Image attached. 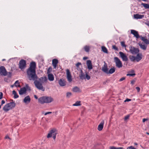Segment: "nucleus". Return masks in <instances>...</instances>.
<instances>
[{"label": "nucleus", "mask_w": 149, "mask_h": 149, "mask_svg": "<svg viewBox=\"0 0 149 149\" xmlns=\"http://www.w3.org/2000/svg\"><path fill=\"white\" fill-rule=\"evenodd\" d=\"M131 72H132V73H134V70H132L131 71Z\"/></svg>", "instance_id": "nucleus-61"}, {"label": "nucleus", "mask_w": 149, "mask_h": 149, "mask_svg": "<svg viewBox=\"0 0 149 149\" xmlns=\"http://www.w3.org/2000/svg\"><path fill=\"white\" fill-rule=\"evenodd\" d=\"M72 91L75 92H77L80 91V89L78 87L75 86L73 88Z\"/></svg>", "instance_id": "nucleus-27"}, {"label": "nucleus", "mask_w": 149, "mask_h": 149, "mask_svg": "<svg viewBox=\"0 0 149 149\" xmlns=\"http://www.w3.org/2000/svg\"><path fill=\"white\" fill-rule=\"evenodd\" d=\"M102 49L103 52L106 53H108V50L105 47L102 46Z\"/></svg>", "instance_id": "nucleus-29"}, {"label": "nucleus", "mask_w": 149, "mask_h": 149, "mask_svg": "<svg viewBox=\"0 0 149 149\" xmlns=\"http://www.w3.org/2000/svg\"><path fill=\"white\" fill-rule=\"evenodd\" d=\"M31 101V98L29 95H28L27 96L25 97L24 99V102L25 103H29Z\"/></svg>", "instance_id": "nucleus-22"}, {"label": "nucleus", "mask_w": 149, "mask_h": 149, "mask_svg": "<svg viewBox=\"0 0 149 149\" xmlns=\"http://www.w3.org/2000/svg\"><path fill=\"white\" fill-rule=\"evenodd\" d=\"M127 149H137L136 148H134L132 146L128 147L127 148Z\"/></svg>", "instance_id": "nucleus-41"}, {"label": "nucleus", "mask_w": 149, "mask_h": 149, "mask_svg": "<svg viewBox=\"0 0 149 149\" xmlns=\"http://www.w3.org/2000/svg\"><path fill=\"white\" fill-rule=\"evenodd\" d=\"M146 38H145V37H141V40L143 41V42L144 41V40H146Z\"/></svg>", "instance_id": "nucleus-54"}, {"label": "nucleus", "mask_w": 149, "mask_h": 149, "mask_svg": "<svg viewBox=\"0 0 149 149\" xmlns=\"http://www.w3.org/2000/svg\"><path fill=\"white\" fill-rule=\"evenodd\" d=\"M25 87L26 88V90L28 89L29 90H30V88L29 87L28 84H26V87Z\"/></svg>", "instance_id": "nucleus-44"}, {"label": "nucleus", "mask_w": 149, "mask_h": 149, "mask_svg": "<svg viewBox=\"0 0 149 149\" xmlns=\"http://www.w3.org/2000/svg\"><path fill=\"white\" fill-rule=\"evenodd\" d=\"M90 49V47L86 45L84 47V50L87 52H89Z\"/></svg>", "instance_id": "nucleus-28"}, {"label": "nucleus", "mask_w": 149, "mask_h": 149, "mask_svg": "<svg viewBox=\"0 0 149 149\" xmlns=\"http://www.w3.org/2000/svg\"><path fill=\"white\" fill-rule=\"evenodd\" d=\"M88 58V57H84L83 58V59L84 60H85L86 59H87Z\"/></svg>", "instance_id": "nucleus-58"}, {"label": "nucleus", "mask_w": 149, "mask_h": 149, "mask_svg": "<svg viewBox=\"0 0 149 149\" xmlns=\"http://www.w3.org/2000/svg\"><path fill=\"white\" fill-rule=\"evenodd\" d=\"M112 49L117 51L118 50V47H116L115 45H113L112 46Z\"/></svg>", "instance_id": "nucleus-40"}, {"label": "nucleus", "mask_w": 149, "mask_h": 149, "mask_svg": "<svg viewBox=\"0 0 149 149\" xmlns=\"http://www.w3.org/2000/svg\"><path fill=\"white\" fill-rule=\"evenodd\" d=\"M104 123V120H102L98 126L97 129L99 131H101L102 130Z\"/></svg>", "instance_id": "nucleus-19"}, {"label": "nucleus", "mask_w": 149, "mask_h": 149, "mask_svg": "<svg viewBox=\"0 0 149 149\" xmlns=\"http://www.w3.org/2000/svg\"><path fill=\"white\" fill-rule=\"evenodd\" d=\"M72 95V93L71 92H68L66 93V97L68 98H69Z\"/></svg>", "instance_id": "nucleus-35"}, {"label": "nucleus", "mask_w": 149, "mask_h": 149, "mask_svg": "<svg viewBox=\"0 0 149 149\" xmlns=\"http://www.w3.org/2000/svg\"><path fill=\"white\" fill-rule=\"evenodd\" d=\"M19 83V82L18 80L16 81L14 84V86L16 87H20L21 86Z\"/></svg>", "instance_id": "nucleus-25"}, {"label": "nucleus", "mask_w": 149, "mask_h": 149, "mask_svg": "<svg viewBox=\"0 0 149 149\" xmlns=\"http://www.w3.org/2000/svg\"><path fill=\"white\" fill-rule=\"evenodd\" d=\"M121 46L124 47H126V45L125 44V42L122 41L121 42Z\"/></svg>", "instance_id": "nucleus-36"}, {"label": "nucleus", "mask_w": 149, "mask_h": 149, "mask_svg": "<svg viewBox=\"0 0 149 149\" xmlns=\"http://www.w3.org/2000/svg\"><path fill=\"white\" fill-rule=\"evenodd\" d=\"M84 73L83 72V71L82 70H81L80 71V74H82Z\"/></svg>", "instance_id": "nucleus-60"}, {"label": "nucleus", "mask_w": 149, "mask_h": 149, "mask_svg": "<svg viewBox=\"0 0 149 149\" xmlns=\"http://www.w3.org/2000/svg\"><path fill=\"white\" fill-rule=\"evenodd\" d=\"M135 81H134V80H133L131 82V84H134V83Z\"/></svg>", "instance_id": "nucleus-57"}, {"label": "nucleus", "mask_w": 149, "mask_h": 149, "mask_svg": "<svg viewBox=\"0 0 149 149\" xmlns=\"http://www.w3.org/2000/svg\"><path fill=\"white\" fill-rule=\"evenodd\" d=\"M5 101L4 100H2L1 102V105H3V104H5Z\"/></svg>", "instance_id": "nucleus-52"}, {"label": "nucleus", "mask_w": 149, "mask_h": 149, "mask_svg": "<svg viewBox=\"0 0 149 149\" xmlns=\"http://www.w3.org/2000/svg\"><path fill=\"white\" fill-rule=\"evenodd\" d=\"M86 65L88 68L89 70H91L93 68V65L92 64L91 61L90 60H88L86 61Z\"/></svg>", "instance_id": "nucleus-16"}, {"label": "nucleus", "mask_w": 149, "mask_h": 149, "mask_svg": "<svg viewBox=\"0 0 149 149\" xmlns=\"http://www.w3.org/2000/svg\"><path fill=\"white\" fill-rule=\"evenodd\" d=\"M80 101H77L75 103L73 104V106H79L81 105L80 104Z\"/></svg>", "instance_id": "nucleus-34"}, {"label": "nucleus", "mask_w": 149, "mask_h": 149, "mask_svg": "<svg viewBox=\"0 0 149 149\" xmlns=\"http://www.w3.org/2000/svg\"><path fill=\"white\" fill-rule=\"evenodd\" d=\"M7 72L4 66L0 67V74L2 75L5 76L7 74Z\"/></svg>", "instance_id": "nucleus-11"}, {"label": "nucleus", "mask_w": 149, "mask_h": 149, "mask_svg": "<svg viewBox=\"0 0 149 149\" xmlns=\"http://www.w3.org/2000/svg\"><path fill=\"white\" fill-rule=\"evenodd\" d=\"M115 68L114 67H113V68H111L108 71V74H112L113 73L115 72Z\"/></svg>", "instance_id": "nucleus-24"}, {"label": "nucleus", "mask_w": 149, "mask_h": 149, "mask_svg": "<svg viewBox=\"0 0 149 149\" xmlns=\"http://www.w3.org/2000/svg\"><path fill=\"white\" fill-rule=\"evenodd\" d=\"M129 58L131 61L135 62V61L138 62L142 58V55L141 54H138L136 56L130 55L129 56Z\"/></svg>", "instance_id": "nucleus-5"}, {"label": "nucleus", "mask_w": 149, "mask_h": 149, "mask_svg": "<svg viewBox=\"0 0 149 149\" xmlns=\"http://www.w3.org/2000/svg\"><path fill=\"white\" fill-rule=\"evenodd\" d=\"M79 77L80 79L83 80L84 79H85V75L84 73L80 74Z\"/></svg>", "instance_id": "nucleus-32"}, {"label": "nucleus", "mask_w": 149, "mask_h": 149, "mask_svg": "<svg viewBox=\"0 0 149 149\" xmlns=\"http://www.w3.org/2000/svg\"><path fill=\"white\" fill-rule=\"evenodd\" d=\"M141 5L143 6V7L146 9H148L149 8V4L146 3H142L141 4Z\"/></svg>", "instance_id": "nucleus-30"}, {"label": "nucleus", "mask_w": 149, "mask_h": 149, "mask_svg": "<svg viewBox=\"0 0 149 149\" xmlns=\"http://www.w3.org/2000/svg\"><path fill=\"white\" fill-rule=\"evenodd\" d=\"M120 57L122 58L123 60L124 61H127L128 59L126 55L122 52H119Z\"/></svg>", "instance_id": "nucleus-12"}, {"label": "nucleus", "mask_w": 149, "mask_h": 149, "mask_svg": "<svg viewBox=\"0 0 149 149\" xmlns=\"http://www.w3.org/2000/svg\"><path fill=\"white\" fill-rule=\"evenodd\" d=\"M148 119H146V118H143V123L144 122H145V121H146V120H148Z\"/></svg>", "instance_id": "nucleus-55"}, {"label": "nucleus", "mask_w": 149, "mask_h": 149, "mask_svg": "<svg viewBox=\"0 0 149 149\" xmlns=\"http://www.w3.org/2000/svg\"><path fill=\"white\" fill-rule=\"evenodd\" d=\"M14 84L13 85H11V87L12 88L13 87H14Z\"/></svg>", "instance_id": "nucleus-64"}, {"label": "nucleus", "mask_w": 149, "mask_h": 149, "mask_svg": "<svg viewBox=\"0 0 149 149\" xmlns=\"http://www.w3.org/2000/svg\"><path fill=\"white\" fill-rule=\"evenodd\" d=\"M131 100L130 99L127 98L125 101L124 102H129Z\"/></svg>", "instance_id": "nucleus-48"}, {"label": "nucleus", "mask_w": 149, "mask_h": 149, "mask_svg": "<svg viewBox=\"0 0 149 149\" xmlns=\"http://www.w3.org/2000/svg\"><path fill=\"white\" fill-rule=\"evenodd\" d=\"M131 33L133 34L136 38H138L140 37L138 32L134 30H131Z\"/></svg>", "instance_id": "nucleus-15"}, {"label": "nucleus", "mask_w": 149, "mask_h": 149, "mask_svg": "<svg viewBox=\"0 0 149 149\" xmlns=\"http://www.w3.org/2000/svg\"><path fill=\"white\" fill-rule=\"evenodd\" d=\"M119 149H123L124 148L123 147H118Z\"/></svg>", "instance_id": "nucleus-62"}, {"label": "nucleus", "mask_w": 149, "mask_h": 149, "mask_svg": "<svg viewBox=\"0 0 149 149\" xmlns=\"http://www.w3.org/2000/svg\"><path fill=\"white\" fill-rule=\"evenodd\" d=\"M53 101V99L51 97L43 96L38 99V102L41 104L44 103H49Z\"/></svg>", "instance_id": "nucleus-3"}, {"label": "nucleus", "mask_w": 149, "mask_h": 149, "mask_svg": "<svg viewBox=\"0 0 149 149\" xmlns=\"http://www.w3.org/2000/svg\"><path fill=\"white\" fill-rule=\"evenodd\" d=\"M3 96V93L2 92H0V100L2 99Z\"/></svg>", "instance_id": "nucleus-45"}, {"label": "nucleus", "mask_w": 149, "mask_h": 149, "mask_svg": "<svg viewBox=\"0 0 149 149\" xmlns=\"http://www.w3.org/2000/svg\"><path fill=\"white\" fill-rule=\"evenodd\" d=\"M110 149H119L118 148H116L114 146L110 147Z\"/></svg>", "instance_id": "nucleus-47"}, {"label": "nucleus", "mask_w": 149, "mask_h": 149, "mask_svg": "<svg viewBox=\"0 0 149 149\" xmlns=\"http://www.w3.org/2000/svg\"><path fill=\"white\" fill-rule=\"evenodd\" d=\"M57 133V130L55 128H53L50 131L49 133L47 135V137L49 138L53 136L52 137L55 140L56 138Z\"/></svg>", "instance_id": "nucleus-6"}, {"label": "nucleus", "mask_w": 149, "mask_h": 149, "mask_svg": "<svg viewBox=\"0 0 149 149\" xmlns=\"http://www.w3.org/2000/svg\"><path fill=\"white\" fill-rule=\"evenodd\" d=\"M67 78L69 82H71L72 81V76L70 74V70L68 69H66Z\"/></svg>", "instance_id": "nucleus-13"}, {"label": "nucleus", "mask_w": 149, "mask_h": 149, "mask_svg": "<svg viewBox=\"0 0 149 149\" xmlns=\"http://www.w3.org/2000/svg\"><path fill=\"white\" fill-rule=\"evenodd\" d=\"M110 81V80L107 79L105 81L103 82V84L104 85L106 84L107 83H109Z\"/></svg>", "instance_id": "nucleus-39"}, {"label": "nucleus", "mask_w": 149, "mask_h": 149, "mask_svg": "<svg viewBox=\"0 0 149 149\" xmlns=\"http://www.w3.org/2000/svg\"><path fill=\"white\" fill-rule=\"evenodd\" d=\"M145 24L149 27V21H147Z\"/></svg>", "instance_id": "nucleus-50"}, {"label": "nucleus", "mask_w": 149, "mask_h": 149, "mask_svg": "<svg viewBox=\"0 0 149 149\" xmlns=\"http://www.w3.org/2000/svg\"><path fill=\"white\" fill-rule=\"evenodd\" d=\"M5 138L6 139H10V138L9 137V136L8 135H7V136H6L5 137Z\"/></svg>", "instance_id": "nucleus-56"}, {"label": "nucleus", "mask_w": 149, "mask_h": 149, "mask_svg": "<svg viewBox=\"0 0 149 149\" xmlns=\"http://www.w3.org/2000/svg\"><path fill=\"white\" fill-rule=\"evenodd\" d=\"M129 118V116H125V120H126Z\"/></svg>", "instance_id": "nucleus-51"}, {"label": "nucleus", "mask_w": 149, "mask_h": 149, "mask_svg": "<svg viewBox=\"0 0 149 149\" xmlns=\"http://www.w3.org/2000/svg\"><path fill=\"white\" fill-rule=\"evenodd\" d=\"M91 78V77L88 74V73L87 72H85V79L88 80H89Z\"/></svg>", "instance_id": "nucleus-33"}, {"label": "nucleus", "mask_w": 149, "mask_h": 149, "mask_svg": "<svg viewBox=\"0 0 149 149\" xmlns=\"http://www.w3.org/2000/svg\"><path fill=\"white\" fill-rule=\"evenodd\" d=\"M102 70L104 72L108 74V69L106 63H105L103 67H102Z\"/></svg>", "instance_id": "nucleus-17"}, {"label": "nucleus", "mask_w": 149, "mask_h": 149, "mask_svg": "<svg viewBox=\"0 0 149 149\" xmlns=\"http://www.w3.org/2000/svg\"><path fill=\"white\" fill-rule=\"evenodd\" d=\"M34 97L36 99H38V97L36 95H34Z\"/></svg>", "instance_id": "nucleus-59"}, {"label": "nucleus", "mask_w": 149, "mask_h": 149, "mask_svg": "<svg viewBox=\"0 0 149 149\" xmlns=\"http://www.w3.org/2000/svg\"><path fill=\"white\" fill-rule=\"evenodd\" d=\"M136 89L137 90L138 92H139L140 90V88L139 87H136Z\"/></svg>", "instance_id": "nucleus-49"}, {"label": "nucleus", "mask_w": 149, "mask_h": 149, "mask_svg": "<svg viewBox=\"0 0 149 149\" xmlns=\"http://www.w3.org/2000/svg\"><path fill=\"white\" fill-rule=\"evenodd\" d=\"M134 145L136 146V145H137L138 144L136 143H134Z\"/></svg>", "instance_id": "nucleus-63"}, {"label": "nucleus", "mask_w": 149, "mask_h": 149, "mask_svg": "<svg viewBox=\"0 0 149 149\" xmlns=\"http://www.w3.org/2000/svg\"><path fill=\"white\" fill-rule=\"evenodd\" d=\"M81 65V63L78 62L76 64V66L78 68H79V66Z\"/></svg>", "instance_id": "nucleus-42"}, {"label": "nucleus", "mask_w": 149, "mask_h": 149, "mask_svg": "<svg viewBox=\"0 0 149 149\" xmlns=\"http://www.w3.org/2000/svg\"><path fill=\"white\" fill-rule=\"evenodd\" d=\"M129 50L130 53L133 54H139V49L132 46L129 47Z\"/></svg>", "instance_id": "nucleus-9"}, {"label": "nucleus", "mask_w": 149, "mask_h": 149, "mask_svg": "<svg viewBox=\"0 0 149 149\" xmlns=\"http://www.w3.org/2000/svg\"><path fill=\"white\" fill-rule=\"evenodd\" d=\"M114 61L116 63V65L119 68L122 67L123 65L120 59L117 57H116L114 58Z\"/></svg>", "instance_id": "nucleus-8"}, {"label": "nucleus", "mask_w": 149, "mask_h": 149, "mask_svg": "<svg viewBox=\"0 0 149 149\" xmlns=\"http://www.w3.org/2000/svg\"><path fill=\"white\" fill-rule=\"evenodd\" d=\"M144 42H145V43L146 44H149V41L147 39H146V40H144Z\"/></svg>", "instance_id": "nucleus-43"}, {"label": "nucleus", "mask_w": 149, "mask_h": 149, "mask_svg": "<svg viewBox=\"0 0 149 149\" xmlns=\"http://www.w3.org/2000/svg\"><path fill=\"white\" fill-rule=\"evenodd\" d=\"M39 81H36L34 82L35 86L38 89L44 91L45 88L42 86V84L46 82L47 79L46 77H41L39 79Z\"/></svg>", "instance_id": "nucleus-1"}, {"label": "nucleus", "mask_w": 149, "mask_h": 149, "mask_svg": "<svg viewBox=\"0 0 149 149\" xmlns=\"http://www.w3.org/2000/svg\"><path fill=\"white\" fill-rule=\"evenodd\" d=\"M139 45L141 48L144 50H146V49L147 46L144 45H142L141 43H139Z\"/></svg>", "instance_id": "nucleus-26"}, {"label": "nucleus", "mask_w": 149, "mask_h": 149, "mask_svg": "<svg viewBox=\"0 0 149 149\" xmlns=\"http://www.w3.org/2000/svg\"><path fill=\"white\" fill-rule=\"evenodd\" d=\"M58 83L60 86H64L66 85V81L65 80L61 78L59 80Z\"/></svg>", "instance_id": "nucleus-14"}, {"label": "nucleus", "mask_w": 149, "mask_h": 149, "mask_svg": "<svg viewBox=\"0 0 149 149\" xmlns=\"http://www.w3.org/2000/svg\"><path fill=\"white\" fill-rule=\"evenodd\" d=\"M36 64L34 61L31 62L30 64L29 67L27 69V71H36Z\"/></svg>", "instance_id": "nucleus-7"}, {"label": "nucleus", "mask_w": 149, "mask_h": 149, "mask_svg": "<svg viewBox=\"0 0 149 149\" xmlns=\"http://www.w3.org/2000/svg\"><path fill=\"white\" fill-rule=\"evenodd\" d=\"M52 70V68L51 67H49L47 70V73L48 74H49L50 73Z\"/></svg>", "instance_id": "nucleus-38"}, {"label": "nucleus", "mask_w": 149, "mask_h": 149, "mask_svg": "<svg viewBox=\"0 0 149 149\" xmlns=\"http://www.w3.org/2000/svg\"><path fill=\"white\" fill-rule=\"evenodd\" d=\"M13 94L14 95V97L15 98H17L19 97V95L15 90L13 91Z\"/></svg>", "instance_id": "nucleus-31"}, {"label": "nucleus", "mask_w": 149, "mask_h": 149, "mask_svg": "<svg viewBox=\"0 0 149 149\" xmlns=\"http://www.w3.org/2000/svg\"><path fill=\"white\" fill-rule=\"evenodd\" d=\"M26 61L25 60L21 59L19 61V68L22 70L24 69L26 67Z\"/></svg>", "instance_id": "nucleus-10"}, {"label": "nucleus", "mask_w": 149, "mask_h": 149, "mask_svg": "<svg viewBox=\"0 0 149 149\" xmlns=\"http://www.w3.org/2000/svg\"><path fill=\"white\" fill-rule=\"evenodd\" d=\"M12 101H13L12 102L7 103L3 107V110L5 112H7L9 110L12 109L15 107L16 106L15 103L14 101H13V100H12Z\"/></svg>", "instance_id": "nucleus-4"}, {"label": "nucleus", "mask_w": 149, "mask_h": 149, "mask_svg": "<svg viewBox=\"0 0 149 149\" xmlns=\"http://www.w3.org/2000/svg\"><path fill=\"white\" fill-rule=\"evenodd\" d=\"M28 77L30 80L35 81H37L38 77L36 74V71H26Z\"/></svg>", "instance_id": "nucleus-2"}, {"label": "nucleus", "mask_w": 149, "mask_h": 149, "mask_svg": "<svg viewBox=\"0 0 149 149\" xmlns=\"http://www.w3.org/2000/svg\"><path fill=\"white\" fill-rule=\"evenodd\" d=\"M125 79V77H122L119 79V81H122L124 80Z\"/></svg>", "instance_id": "nucleus-46"}, {"label": "nucleus", "mask_w": 149, "mask_h": 149, "mask_svg": "<svg viewBox=\"0 0 149 149\" xmlns=\"http://www.w3.org/2000/svg\"><path fill=\"white\" fill-rule=\"evenodd\" d=\"M134 18L138 19L142 18L144 17V15H141L137 14H134Z\"/></svg>", "instance_id": "nucleus-20"}, {"label": "nucleus", "mask_w": 149, "mask_h": 149, "mask_svg": "<svg viewBox=\"0 0 149 149\" xmlns=\"http://www.w3.org/2000/svg\"><path fill=\"white\" fill-rule=\"evenodd\" d=\"M48 77V79L50 81H53L54 79V75L52 74H49Z\"/></svg>", "instance_id": "nucleus-23"}, {"label": "nucleus", "mask_w": 149, "mask_h": 149, "mask_svg": "<svg viewBox=\"0 0 149 149\" xmlns=\"http://www.w3.org/2000/svg\"><path fill=\"white\" fill-rule=\"evenodd\" d=\"M136 75V74L134 73L133 74H127V76H130L132 77H134Z\"/></svg>", "instance_id": "nucleus-37"}, {"label": "nucleus", "mask_w": 149, "mask_h": 149, "mask_svg": "<svg viewBox=\"0 0 149 149\" xmlns=\"http://www.w3.org/2000/svg\"><path fill=\"white\" fill-rule=\"evenodd\" d=\"M52 113V112H47L45 114V115H46L48 114H51Z\"/></svg>", "instance_id": "nucleus-53"}, {"label": "nucleus", "mask_w": 149, "mask_h": 149, "mask_svg": "<svg viewBox=\"0 0 149 149\" xmlns=\"http://www.w3.org/2000/svg\"><path fill=\"white\" fill-rule=\"evenodd\" d=\"M26 88L25 87L21 88L20 90L19 91V95H22L26 93Z\"/></svg>", "instance_id": "nucleus-21"}, {"label": "nucleus", "mask_w": 149, "mask_h": 149, "mask_svg": "<svg viewBox=\"0 0 149 149\" xmlns=\"http://www.w3.org/2000/svg\"><path fill=\"white\" fill-rule=\"evenodd\" d=\"M58 63V61L56 59H54L52 61V64L54 67V68H56L57 64Z\"/></svg>", "instance_id": "nucleus-18"}]
</instances>
